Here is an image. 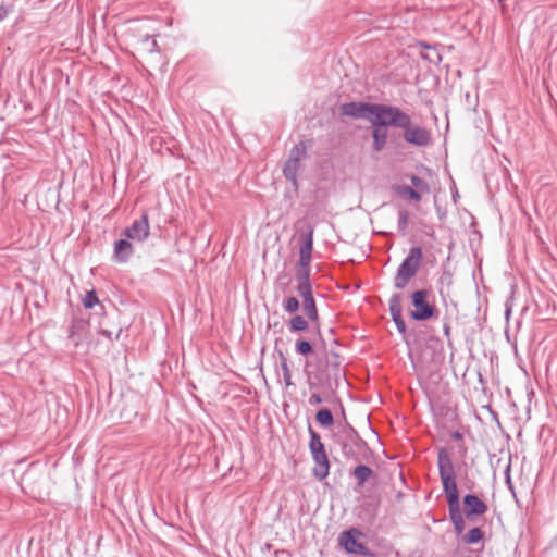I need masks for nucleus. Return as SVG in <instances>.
<instances>
[{"label":"nucleus","instance_id":"obj_35","mask_svg":"<svg viewBox=\"0 0 557 557\" xmlns=\"http://www.w3.org/2000/svg\"><path fill=\"white\" fill-rule=\"evenodd\" d=\"M443 331H444V334H445L447 337H449V335H450V326H449V324H448V323H444V325H443Z\"/></svg>","mask_w":557,"mask_h":557},{"label":"nucleus","instance_id":"obj_17","mask_svg":"<svg viewBox=\"0 0 557 557\" xmlns=\"http://www.w3.org/2000/svg\"><path fill=\"white\" fill-rule=\"evenodd\" d=\"M423 49H425L426 51L425 52H421V57L424 59V60H428L429 62L431 63H434V64H437L442 61V55L441 53L436 50L435 47H432L431 45L429 44H425V42H420L419 44Z\"/></svg>","mask_w":557,"mask_h":557},{"label":"nucleus","instance_id":"obj_12","mask_svg":"<svg viewBox=\"0 0 557 557\" xmlns=\"http://www.w3.org/2000/svg\"><path fill=\"white\" fill-rule=\"evenodd\" d=\"M487 505L475 494H467L463 497V510L467 519L473 516H482L486 513Z\"/></svg>","mask_w":557,"mask_h":557},{"label":"nucleus","instance_id":"obj_38","mask_svg":"<svg viewBox=\"0 0 557 557\" xmlns=\"http://www.w3.org/2000/svg\"><path fill=\"white\" fill-rule=\"evenodd\" d=\"M283 278H287V274H280L278 275V281L283 280Z\"/></svg>","mask_w":557,"mask_h":557},{"label":"nucleus","instance_id":"obj_32","mask_svg":"<svg viewBox=\"0 0 557 557\" xmlns=\"http://www.w3.org/2000/svg\"><path fill=\"white\" fill-rule=\"evenodd\" d=\"M510 470H511V465L508 463V466L505 469L504 475H505V483H506V485L513 493V484H512V481H511Z\"/></svg>","mask_w":557,"mask_h":557},{"label":"nucleus","instance_id":"obj_5","mask_svg":"<svg viewBox=\"0 0 557 557\" xmlns=\"http://www.w3.org/2000/svg\"><path fill=\"white\" fill-rule=\"evenodd\" d=\"M308 433L310 436L309 450L314 462L312 470L313 475L319 480H324L327 478L331 467L324 444L321 441V436L312 429L311 424L308 425Z\"/></svg>","mask_w":557,"mask_h":557},{"label":"nucleus","instance_id":"obj_31","mask_svg":"<svg viewBox=\"0 0 557 557\" xmlns=\"http://www.w3.org/2000/svg\"><path fill=\"white\" fill-rule=\"evenodd\" d=\"M297 293L302 298V301L313 299L312 285H297Z\"/></svg>","mask_w":557,"mask_h":557},{"label":"nucleus","instance_id":"obj_22","mask_svg":"<svg viewBox=\"0 0 557 557\" xmlns=\"http://www.w3.org/2000/svg\"><path fill=\"white\" fill-rule=\"evenodd\" d=\"M484 537V533L483 531L475 527V528H472L467 534H465L462 536V543L467 544V545H471V544H476L479 542H481Z\"/></svg>","mask_w":557,"mask_h":557},{"label":"nucleus","instance_id":"obj_24","mask_svg":"<svg viewBox=\"0 0 557 557\" xmlns=\"http://www.w3.org/2000/svg\"><path fill=\"white\" fill-rule=\"evenodd\" d=\"M410 182L419 193L429 194L431 191L429 183L420 176L411 175Z\"/></svg>","mask_w":557,"mask_h":557},{"label":"nucleus","instance_id":"obj_3","mask_svg":"<svg viewBox=\"0 0 557 557\" xmlns=\"http://www.w3.org/2000/svg\"><path fill=\"white\" fill-rule=\"evenodd\" d=\"M334 441L347 460L360 461L361 453L370 450L368 443L348 423L334 435Z\"/></svg>","mask_w":557,"mask_h":557},{"label":"nucleus","instance_id":"obj_19","mask_svg":"<svg viewBox=\"0 0 557 557\" xmlns=\"http://www.w3.org/2000/svg\"><path fill=\"white\" fill-rule=\"evenodd\" d=\"M315 421L322 426V428H330L334 423V417L330 409L322 408L318 410L315 413Z\"/></svg>","mask_w":557,"mask_h":557},{"label":"nucleus","instance_id":"obj_27","mask_svg":"<svg viewBox=\"0 0 557 557\" xmlns=\"http://www.w3.org/2000/svg\"><path fill=\"white\" fill-rule=\"evenodd\" d=\"M409 223V212L406 209L398 211V231L405 235Z\"/></svg>","mask_w":557,"mask_h":557},{"label":"nucleus","instance_id":"obj_28","mask_svg":"<svg viewBox=\"0 0 557 557\" xmlns=\"http://www.w3.org/2000/svg\"><path fill=\"white\" fill-rule=\"evenodd\" d=\"M283 309L287 313H295L299 309V300L295 296L287 297L283 301Z\"/></svg>","mask_w":557,"mask_h":557},{"label":"nucleus","instance_id":"obj_2","mask_svg":"<svg viewBox=\"0 0 557 557\" xmlns=\"http://www.w3.org/2000/svg\"><path fill=\"white\" fill-rule=\"evenodd\" d=\"M393 116L389 122L394 128L403 131V138L406 144L424 148L433 143L431 129L428 127L413 123L409 113L401 110L399 107L392 106Z\"/></svg>","mask_w":557,"mask_h":557},{"label":"nucleus","instance_id":"obj_36","mask_svg":"<svg viewBox=\"0 0 557 557\" xmlns=\"http://www.w3.org/2000/svg\"><path fill=\"white\" fill-rule=\"evenodd\" d=\"M451 436H453V438H455L457 441L462 440V434L458 431L454 432Z\"/></svg>","mask_w":557,"mask_h":557},{"label":"nucleus","instance_id":"obj_21","mask_svg":"<svg viewBox=\"0 0 557 557\" xmlns=\"http://www.w3.org/2000/svg\"><path fill=\"white\" fill-rule=\"evenodd\" d=\"M309 326L308 321L302 315H294L288 323V329L293 333L302 332Z\"/></svg>","mask_w":557,"mask_h":557},{"label":"nucleus","instance_id":"obj_33","mask_svg":"<svg viewBox=\"0 0 557 557\" xmlns=\"http://www.w3.org/2000/svg\"><path fill=\"white\" fill-rule=\"evenodd\" d=\"M323 401L319 393H312L308 399L310 406H317Z\"/></svg>","mask_w":557,"mask_h":557},{"label":"nucleus","instance_id":"obj_20","mask_svg":"<svg viewBox=\"0 0 557 557\" xmlns=\"http://www.w3.org/2000/svg\"><path fill=\"white\" fill-rule=\"evenodd\" d=\"M302 310L307 315L308 320L317 323L319 320L318 307L314 298L310 300L302 301Z\"/></svg>","mask_w":557,"mask_h":557},{"label":"nucleus","instance_id":"obj_30","mask_svg":"<svg viewBox=\"0 0 557 557\" xmlns=\"http://www.w3.org/2000/svg\"><path fill=\"white\" fill-rule=\"evenodd\" d=\"M98 302H99V299H98L96 290H94V289L87 292L83 299V304L86 309H91Z\"/></svg>","mask_w":557,"mask_h":557},{"label":"nucleus","instance_id":"obj_23","mask_svg":"<svg viewBox=\"0 0 557 557\" xmlns=\"http://www.w3.org/2000/svg\"><path fill=\"white\" fill-rule=\"evenodd\" d=\"M306 154H307V146L304 141H300L292 148V150L289 152L288 160H295V161L301 162V160L305 159Z\"/></svg>","mask_w":557,"mask_h":557},{"label":"nucleus","instance_id":"obj_25","mask_svg":"<svg viewBox=\"0 0 557 557\" xmlns=\"http://www.w3.org/2000/svg\"><path fill=\"white\" fill-rule=\"evenodd\" d=\"M280 358H281V370L283 373L285 385L290 386V385H293V382H292V373H290V369L287 363V359L282 352H280Z\"/></svg>","mask_w":557,"mask_h":557},{"label":"nucleus","instance_id":"obj_29","mask_svg":"<svg viewBox=\"0 0 557 557\" xmlns=\"http://www.w3.org/2000/svg\"><path fill=\"white\" fill-rule=\"evenodd\" d=\"M141 45L143 49L146 50L149 53L158 52V44L157 41L150 36L146 35L141 38Z\"/></svg>","mask_w":557,"mask_h":557},{"label":"nucleus","instance_id":"obj_10","mask_svg":"<svg viewBox=\"0 0 557 557\" xmlns=\"http://www.w3.org/2000/svg\"><path fill=\"white\" fill-rule=\"evenodd\" d=\"M360 535H362V533L355 528L344 531L338 537L339 545L348 554L373 557V553L364 544L357 541L356 537Z\"/></svg>","mask_w":557,"mask_h":557},{"label":"nucleus","instance_id":"obj_14","mask_svg":"<svg viewBox=\"0 0 557 557\" xmlns=\"http://www.w3.org/2000/svg\"><path fill=\"white\" fill-rule=\"evenodd\" d=\"M350 475L356 480L358 487H363L369 480L376 478V473L366 465L357 466Z\"/></svg>","mask_w":557,"mask_h":557},{"label":"nucleus","instance_id":"obj_13","mask_svg":"<svg viewBox=\"0 0 557 557\" xmlns=\"http://www.w3.org/2000/svg\"><path fill=\"white\" fill-rule=\"evenodd\" d=\"M388 307L392 320L395 323L397 331L405 337L407 333V327L401 315L400 296L398 294H394L391 297L388 301Z\"/></svg>","mask_w":557,"mask_h":557},{"label":"nucleus","instance_id":"obj_15","mask_svg":"<svg viewBox=\"0 0 557 557\" xmlns=\"http://www.w3.org/2000/svg\"><path fill=\"white\" fill-rule=\"evenodd\" d=\"M134 253V247L127 238L120 239L114 244V258L119 262H126Z\"/></svg>","mask_w":557,"mask_h":557},{"label":"nucleus","instance_id":"obj_8","mask_svg":"<svg viewBox=\"0 0 557 557\" xmlns=\"http://www.w3.org/2000/svg\"><path fill=\"white\" fill-rule=\"evenodd\" d=\"M393 116L392 106L384 111V113H381V117L379 119V122L374 120H371L370 124L372 126L371 136H372V149L375 152H381L387 144L388 140V133L387 128L393 127V124L391 119Z\"/></svg>","mask_w":557,"mask_h":557},{"label":"nucleus","instance_id":"obj_7","mask_svg":"<svg viewBox=\"0 0 557 557\" xmlns=\"http://www.w3.org/2000/svg\"><path fill=\"white\" fill-rule=\"evenodd\" d=\"M312 247L313 231L310 230L307 234L304 235L299 249V260L296 267L297 285H312L310 280Z\"/></svg>","mask_w":557,"mask_h":557},{"label":"nucleus","instance_id":"obj_11","mask_svg":"<svg viewBox=\"0 0 557 557\" xmlns=\"http://www.w3.org/2000/svg\"><path fill=\"white\" fill-rule=\"evenodd\" d=\"M150 233L148 215L144 213L140 219L135 220L131 226L123 231V235L131 240L144 242Z\"/></svg>","mask_w":557,"mask_h":557},{"label":"nucleus","instance_id":"obj_37","mask_svg":"<svg viewBox=\"0 0 557 557\" xmlns=\"http://www.w3.org/2000/svg\"><path fill=\"white\" fill-rule=\"evenodd\" d=\"M511 313V308L510 307H506V317L508 318Z\"/></svg>","mask_w":557,"mask_h":557},{"label":"nucleus","instance_id":"obj_6","mask_svg":"<svg viewBox=\"0 0 557 557\" xmlns=\"http://www.w3.org/2000/svg\"><path fill=\"white\" fill-rule=\"evenodd\" d=\"M391 106L392 104L385 103L352 101L348 103H343L339 107V112L342 115L349 116L352 119H363L369 122L375 119V121L379 122L381 113H384V111L388 109Z\"/></svg>","mask_w":557,"mask_h":557},{"label":"nucleus","instance_id":"obj_18","mask_svg":"<svg viewBox=\"0 0 557 557\" xmlns=\"http://www.w3.org/2000/svg\"><path fill=\"white\" fill-rule=\"evenodd\" d=\"M396 193L400 197H404L408 200L419 202L421 200V193L414 189L411 186L401 185L396 187Z\"/></svg>","mask_w":557,"mask_h":557},{"label":"nucleus","instance_id":"obj_4","mask_svg":"<svg viewBox=\"0 0 557 557\" xmlns=\"http://www.w3.org/2000/svg\"><path fill=\"white\" fill-rule=\"evenodd\" d=\"M422 259L423 252L420 246H414L409 249L407 257L398 267L394 278V287L396 289H404L408 285L409 281L416 276Z\"/></svg>","mask_w":557,"mask_h":557},{"label":"nucleus","instance_id":"obj_16","mask_svg":"<svg viewBox=\"0 0 557 557\" xmlns=\"http://www.w3.org/2000/svg\"><path fill=\"white\" fill-rule=\"evenodd\" d=\"M300 168V161L288 160L285 162L283 168L284 176L289 181L295 188L298 187L297 173Z\"/></svg>","mask_w":557,"mask_h":557},{"label":"nucleus","instance_id":"obj_9","mask_svg":"<svg viewBox=\"0 0 557 557\" xmlns=\"http://www.w3.org/2000/svg\"><path fill=\"white\" fill-rule=\"evenodd\" d=\"M429 292L426 289L416 290L411 295L412 306L414 309L410 312L414 321H426L437 314L435 306L431 305L428 298Z\"/></svg>","mask_w":557,"mask_h":557},{"label":"nucleus","instance_id":"obj_1","mask_svg":"<svg viewBox=\"0 0 557 557\" xmlns=\"http://www.w3.org/2000/svg\"><path fill=\"white\" fill-rule=\"evenodd\" d=\"M437 467L443 491L447 499L449 519L457 535L465 531V520L460 510L459 492L456 473L448 450L442 447L437 450Z\"/></svg>","mask_w":557,"mask_h":557},{"label":"nucleus","instance_id":"obj_26","mask_svg":"<svg viewBox=\"0 0 557 557\" xmlns=\"http://www.w3.org/2000/svg\"><path fill=\"white\" fill-rule=\"evenodd\" d=\"M295 350L301 356H308L313 351L312 344L306 339H298L295 345Z\"/></svg>","mask_w":557,"mask_h":557},{"label":"nucleus","instance_id":"obj_34","mask_svg":"<svg viewBox=\"0 0 557 557\" xmlns=\"http://www.w3.org/2000/svg\"><path fill=\"white\" fill-rule=\"evenodd\" d=\"M7 14H8L7 9L3 5H1L0 7V21L4 20Z\"/></svg>","mask_w":557,"mask_h":557}]
</instances>
